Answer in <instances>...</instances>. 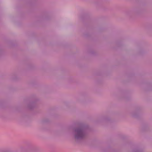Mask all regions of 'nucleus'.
<instances>
[{
	"mask_svg": "<svg viewBox=\"0 0 152 152\" xmlns=\"http://www.w3.org/2000/svg\"><path fill=\"white\" fill-rule=\"evenodd\" d=\"M74 135L76 140H80L84 139L87 134L84 127L80 126L75 129Z\"/></svg>",
	"mask_w": 152,
	"mask_h": 152,
	"instance_id": "obj_1",
	"label": "nucleus"
}]
</instances>
